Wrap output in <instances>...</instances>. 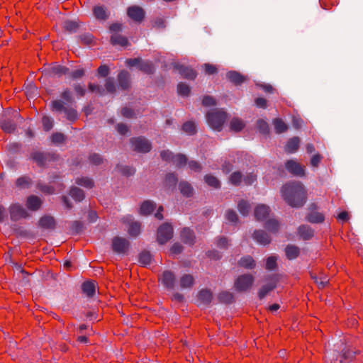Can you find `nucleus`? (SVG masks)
<instances>
[{
    "label": "nucleus",
    "instance_id": "nucleus-1",
    "mask_svg": "<svg viewBox=\"0 0 363 363\" xmlns=\"http://www.w3.org/2000/svg\"><path fill=\"white\" fill-rule=\"evenodd\" d=\"M281 195L292 207H301L306 201V191L300 182H289L283 186Z\"/></svg>",
    "mask_w": 363,
    "mask_h": 363
},
{
    "label": "nucleus",
    "instance_id": "nucleus-2",
    "mask_svg": "<svg viewBox=\"0 0 363 363\" xmlns=\"http://www.w3.org/2000/svg\"><path fill=\"white\" fill-rule=\"evenodd\" d=\"M227 118V113L219 109H213L206 114L208 125L216 130L220 131Z\"/></svg>",
    "mask_w": 363,
    "mask_h": 363
},
{
    "label": "nucleus",
    "instance_id": "nucleus-3",
    "mask_svg": "<svg viewBox=\"0 0 363 363\" xmlns=\"http://www.w3.org/2000/svg\"><path fill=\"white\" fill-rule=\"evenodd\" d=\"M51 108L55 111H63L69 121H75L77 118V112L73 108L65 106V102L61 100H54L51 102Z\"/></svg>",
    "mask_w": 363,
    "mask_h": 363
},
{
    "label": "nucleus",
    "instance_id": "nucleus-4",
    "mask_svg": "<svg viewBox=\"0 0 363 363\" xmlns=\"http://www.w3.org/2000/svg\"><path fill=\"white\" fill-rule=\"evenodd\" d=\"M173 235L172 226L169 223H164L157 230V241L162 245L169 240Z\"/></svg>",
    "mask_w": 363,
    "mask_h": 363
},
{
    "label": "nucleus",
    "instance_id": "nucleus-5",
    "mask_svg": "<svg viewBox=\"0 0 363 363\" xmlns=\"http://www.w3.org/2000/svg\"><path fill=\"white\" fill-rule=\"evenodd\" d=\"M254 282V277L250 274L241 275L235 281V288L238 291L249 289Z\"/></svg>",
    "mask_w": 363,
    "mask_h": 363
},
{
    "label": "nucleus",
    "instance_id": "nucleus-6",
    "mask_svg": "<svg viewBox=\"0 0 363 363\" xmlns=\"http://www.w3.org/2000/svg\"><path fill=\"white\" fill-rule=\"evenodd\" d=\"M130 143L133 150L139 152H148L152 147L151 143L143 137L133 138Z\"/></svg>",
    "mask_w": 363,
    "mask_h": 363
},
{
    "label": "nucleus",
    "instance_id": "nucleus-7",
    "mask_svg": "<svg viewBox=\"0 0 363 363\" xmlns=\"http://www.w3.org/2000/svg\"><path fill=\"white\" fill-rule=\"evenodd\" d=\"M30 157L40 167H43L46 164L47 162L55 159L54 154L44 153L39 151L32 152Z\"/></svg>",
    "mask_w": 363,
    "mask_h": 363
},
{
    "label": "nucleus",
    "instance_id": "nucleus-8",
    "mask_svg": "<svg viewBox=\"0 0 363 363\" xmlns=\"http://www.w3.org/2000/svg\"><path fill=\"white\" fill-rule=\"evenodd\" d=\"M285 167L289 173L294 176L303 177L305 175L304 166H302L296 160H288L285 164Z\"/></svg>",
    "mask_w": 363,
    "mask_h": 363
},
{
    "label": "nucleus",
    "instance_id": "nucleus-9",
    "mask_svg": "<svg viewBox=\"0 0 363 363\" xmlns=\"http://www.w3.org/2000/svg\"><path fill=\"white\" fill-rule=\"evenodd\" d=\"M10 216L12 220H18L26 218L28 215L24 208L18 204H12L9 208Z\"/></svg>",
    "mask_w": 363,
    "mask_h": 363
},
{
    "label": "nucleus",
    "instance_id": "nucleus-10",
    "mask_svg": "<svg viewBox=\"0 0 363 363\" xmlns=\"http://www.w3.org/2000/svg\"><path fill=\"white\" fill-rule=\"evenodd\" d=\"M128 16L135 22H141L145 17L144 10L138 6H133L128 9Z\"/></svg>",
    "mask_w": 363,
    "mask_h": 363
},
{
    "label": "nucleus",
    "instance_id": "nucleus-11",
    "mask_svg": "<svg viewBox=\"0 0 363 363\" xmlns=\"http://www.w3.org/2000/svg\"><path fill=\"white\" fill-rule=\"evenodd\" d=\"M129 242L125 238L116 237L113 240L112 247L114 252L124 253L128 248Z\"/></svg>",
    "mask_w": 363,
    "mask_h": 363
},
{
    "label": "nucleus",
    "instance_id": "nucleus-12",
    "mask_svg": "<svg viewBox=\"0 0 363 363\" xmlns=\"http://www.w3.org/2000/svg\"><path fill=\"white\" fill-rule=\"evenodd\" d=\"M132 216H127L123 218L124 223H128L130 225L128 228V233L131 236H137L140 233V224L138 222H133Z\"/></svg>",
    "mask_w": 363,
    "mask_h": 363
},
{
    "label": "nucleus",
    "instance_id": "nucleus-13",
    "mask_svg": "<svg viewBox=\"0 0 363 363\" xmlns=\"http://www.w3.org/2000/svg\"><path fill=\"white\" fill-rule=\"evenodd\" d=\"M306 219L312 223H320L323 222L325 217L323 213L316 211V206L313 204L311 206V211L308 213Z\"/></svg>",
    "mask_w": 363,
    "mask_h": 363
},
{
    "label": "nucleus",
    "instance_id": "nucleus-14",
    "mask_svg": "<svg viewBox=\"0 0 363 363\" xmlns=\"http://www.w3.org/2000/svg\"><path fill=\"white\" fill-rule=\"evenodd\" d=\"M270 209L269 206L260 204L255 209V217L256 220L261 221L265 220L269 215Z\"/></svg>",
    "mask_w": 363,
    "mask_h": 363
},
{
    "label": "nucleus",
    "instance_id": "nucleus-15",
    "mask_svg": "<svg viewBox=\"0 0 363 363\" xmlns=\"http://www.w3.org/2000/svg\"><path fill=\"white\" fill-rule=\"evenodd\" d=\"M162 284L167 289H173L175 283V276L170 271H164L161 277Z\"/></svg>",
    "mask_w": 363,
    "mask_h": 363
},
{
    "label": "nucleus",
    "instance_id": "nucleus-16",
    "mask_svg": "<svg viewBox=\"0 0 363 363\" xmlns=\"http://www.w3.org/2000/svg\"><path fill=\"white\" fill-rule=\"evenodd\" d=\"M174 68L184 78L194 79L196 77V72L192 68L179 65H175Z\"/></svg>",
    "mask_w": 363,
    "mask_h": 363
},
{
    "label": "nucleus",
    "instance_id": "nucleus-17",
    "mask_svg": "<svg viewBox=\"0 0 363 363\" xmlns=\"http://www.w3.org/2000/svg\"><path fill=\"white\" fill-rule=\"evenodd\" d=\"M42 204L41 199L37 196H30L26 200V206L29 210L37 211L38 210Z\"/></svg>",
    "mask_w": 363,
    "mask_h": 363
},
{
    "label": "nucleus",
    "instance_id": "nucleus-18",
    "mask_svg": "<svg viewBox=\"0 0 363 363\" xmlns=\"http://www.w3.org/2000/svg\"><path fill=\"white\" fill-rule=\"evenodd\" d=\"M253 238L258 243L264 245L269 244L271 241L269 235L263 230H255Z\"/></svg>",
    "mask_w": 363,
    "mask_h": 363
},
{
    "label": "nucleus",
    "instance_id": "nucleus-19",
    "mask_svg": "<svg viewBox=\"0 0 363 363\" xmlns=\"http://www.w3.org/2000/svg\"><path fill=\"white\" fill-rule=\"evenodd\" d=\"M118 80L121 88L126 90L130 86V74L127 71L123 70L118 75Z\"/></svg>",
    "mask_w": 363,
    "mask_h": 363
},
{
    "label": "nucleus",
    "instance_id": "nucleus-20",
    "mask_svg": "<svg viewBox=\"0 0 363 363\" xmlns=\"http://www.w3.org/2000/svg\"><path fill=\"white\" fill-rule=\"evenodd\" d=\"M181 238L184 242L193 245L195 240L194 232L188 228H184L181 232Z\"/></svg>",
    "mask_w": 363,
    "mask_h": 363
},
{
    "label": "nucleus",
    "instance_id": "nucleus-21",
    "mask_svg": "<svg viewBox=\"0 0 363 363\" xmlns=\"http://www.w3.org/2000/svg\"><path fill=\"white\" fill-rule=\"evenodd\" d=\"M354 352L347 350L334 359V363H350L353 360Z\"/></svg>",
    "mask_w": 363,
    "mask_h": 363
},
{
    "label": "nucleus",
    "instance_id": "nucleus-22",
    "mask_svg": "<svg viewBox=\"0 0 363 363\" xmlns=\"http://www.w3.org/2000/svg\"><path fill=\"white\" fill-rule=\"evenodd\" d=\"M277 280L274 277L271 278L269 284L263 286L259 293L258 296L260 299H262L270 291L273 290L276 287Z\"/></svg>",
    "mask_w": 363,
    "mask_h": 363
},
{
    "label": "nucleus",
    "instance_id": "nucleus-23",
    "mask_svg": "<svg viewBox=\"0 0 363 363\" xmlns=\"http://www.w3.org/2000/svg\"><path fill=\"white\" fill-rule=\"evenodd\" d=\"M156 208V204L150 201H144L140 208V214L143 216L150 215Z\"/></svg>",
    "mask_w": 363,
    "mask_h": 363
},
{
    "label": "nucleus",
    "instance_id": "nucleus-24",
    "mask_svg": "<svg viewBox=\"0 0 363 363\" xmlns=\"http://www.w3.org/2000/svg\"><path fill=\"white\" fill-rule=\"evenodd\" d=\"M82 291L89 297H92L96 291V284L94 281H87L83 283L82 286Z\"/></svg>",
    "mask_w": 363,
    "mask_h": 363
},
{
    "label": "nucleus",
    "instance_id": "nucleus-25",
    "mask_svg": "<svg viewBox=\"0 0 363 363\" xmlns=\"http://www.w3.org/2000/svg\"><path fill=\"white\" fill-rule=\"evenodd\" d=\"M227 78L233 84L239 85L242 84L245 78L239 72L235 71H230L227 73Z\"/></svg>",
    "mask_w": 363,
    "mask_h": 363
},
{
    "label": "nucleus",
    "instance_id": "nucleus-26",
    "mask_svg": "<svg viewBox=\"0 0 363 363\" xmlns=\"http://www.w3.org/2000/svg\"><path fill=\"white\" fill-rule=\"evenodd\" d=\"M32 184V179L28 176H21L18 177L16 181V187L22 189H28Z\"/></svg>",
    "mask_w": 363,
    "mask_h": 363
},
{
    "label": "nucleus",
    "instance_id": "nucleus-27",
    "mask_svg": "<svg viewBox=\"0 0 363 363\" xmlns=\"http://www.w3.org/2000/svg\"><path fill=\"white\" fill-rule=\"evenodd\" d=\"M39 225L43 228L53 229L55 226V221L52 216H45L40 218Z\"/></svg>",
    "mask_w": 363,
    "mask_h": 363
},
{
    "label": "nucleus",
    "instance_id": "nucleus-28",
    "mask_svg": "<svg viewBox=\"0 0 363 363\" xmlns=\"http://www.w3.org/2000/svg\"><path fill=\"white\" fill-rule=\"evenodd\" d=\"M300 140L297 137L291 138L286 143L285 147L286 152L289 153L295 152L299 147Z\"/></svg>",
    "mask_w": 363,
    "mask_h": 363
},
{
    "label": "nucleus",
    "instance_id": "nucleus-29",
    "mask_svg": "<svg viewBox=\"0 0 363 363\" xmlns=\"http://www.w3.org/2000/svg\"><path fill=\"white\" fill-rule=\"evenodd\" d=\"M298 235L303 240H309L313 236V230L308 225H301L298 229Z\"/></svg>",
    "mask_w": 363,
    "mask_h": 363
},
{
    "label": "nucleus",
    "instance_id": "nucleus-30",
    "mask_svg": "<svg viewBox=\"0 0 363 363\" xmlns=\"http://www.w3.org/2000/svg\"><path fill=\"white\" fill-rule=\"evenodd\" d=\"M0 126L4 132L9 133L13 132L16 129V124L9 119H2Z\"/></svg>",
    "mask_w": 363,
    "mask_h": 363
},
{
    "label": "nucleus",
    "instance_id": "nucleus-31",
    "mask_svg": "<svg viewBox=\"0 0 363 363\" xmlns=\"http://www.w3.org/2000/svg\"><path fill=\"white\" fill-rule=\"evenodd\" d=\"M194 281V279L191 275L184 274L180 278L179 285L182 289L190 288L193 286Z\"/></svg>",
    "mask_w": 363,
    "mask_h": 363
},
{
    "label": "nucleus",
    "instance_id": "nucleus-32",
    "mask_svg": "<svg viewBox=\"0 0 363 363\" xmlns=\"http://www.w3.org/2000/svg\"><path fill=\"white\" fill-rule=\"evenodd\" d=\"M111 42L113 45H119L123 47L127 46L128 45V39L125 37L120 35L117 33L111 35Z\"/></svg>",
    "mask_w": 363,
    "mask_h": 363
},
{
    "label": "nucleus",
    "instance_id": "nucleus-33",
    "mask_svg": "<svg viewBox=\"0 0 363 363\" xmlns=\"http://www.w3.org/2000/svg\"><path fill=\"white\" fill-rule=\"evenodd\" d=\"M94 15L99 20H106L108 18L106 9L101 6H96L93 9Z\"/></svg>",
    "mask_w": 363,
    "mask_h": 363
},
{
    "label": "nucleus",
    "instance_id": "nucleus-34",
    "mask_svg": "<svg viewBox=\"0 0 363 363\" xmlns=\"http://www.w3.org/2000/svg\"><path fill=\"white\" fill-rule=\"evenodd\" d=\"M212 293L209 290H201L198 295L199 300L204 304L209 303L212 300Z\"/></svg>",
    "mask_w": 363,
    "mask_h": 363
},
{
    "label": "nucleus",
    "instance_id": "nucleus-35",
    "mask_svg": "<svg viewBox=\"0 0 363 363\" xmlns=\"http://www.w3.org/2000/svg\"><path fill=\"white\" fill-rule=\"evenodd\" d=\"M286 255L288 259H293L299 255V248L294 245H288L285 249Z\"/></svg>",
    "mask_w": 363,
    "mask_h": 363
},
{
    "label": "nucleus",
    "instance_id": "nucleus-36",
    "mask_svg": "<svg viewBox=\"0 0 363 363\" xmlns=\"http://www.w3.org/2000/svg\"><path fill=\"white\" fill-rule=\"evenodd\" d=\"M179 190L181 194L187 197L191 196L193 194V188L188 182H180Z\"/></svg>",
    "mask_w": 363,
    "mask_h": 363
},
{
    "label": "nucleus",
    "instance_id": "nucleus-37",
    "mask_svg": "<svg viewBox=\"0 0 363 363\" xmlns=\"http://www.w3.org/2000/svg\"><path fill=\"white\" fill-rule=\"evenodd\" d=\"M273 124L277 133H282L288 128L287 125L281 118H275L273 121Z\"/></svg>",
    "mask_w": 363,
    "mask_h": 363
},
{
    "label": "nucleus",
    "instance_id": "nucleus-38",
    "mask_svg": "<svg viewBox=\"0 0 363 363\" xmlns=\"http://www.w3.org/2000/svg\"><path fill=\"white\" fill-rule=\"evenodd\" d=\"M238 263L240 267L246 269H252L255 266V261L250 256L242 257Z\"/></svg>",
    "mask_w": 363,
    "mask_h": 363
},
{
    "label": "nucleus",
    "instance_id": "nucleus-39",
    "mask_svg": "<svg viewBox=\"0 0 363 363\" xmlns=\"http://www.w3.org/2000/svg\"><path fill=\"white\" fill-rule=\"evenodd\" d=\"M69 195L77 201H81L84 198V191L77 187H72L70 189Z\"/></svg>",
    "mask_w": 363,
    "mask_h": 363
},
{
    "label": "nucleus",
    "instance_id": "nucleus-40",
    "mask_svg": "<svg viewBox=\"0 0 363 363\" xmlns=\"http://www.w3.org/2000/svg\"><path fill=\"white\" fill-rule=\"evenodd\" d=\"M230 127L232 130L238 132L245 127V124L241 119L234 118L230 121Z\"/></svg>",
    "mask_w": 363,
    "mask_h": 363
},
{
    "label": "nucleus",
    "instance_id": "nucleus-41",
    "mask_svg": "<svg viewBox=\"0 0 363 363\" xmlns=\"http://www.w3.org/2000/svg\"><path fill=\"white\" fill-rule=\"evenodd\" d=\"M176 167H181L186 164L187 158L184 155L179 154L174 155L171 161Z\"/></svg>",
    "mask_w": 363,
    "mask_h": 363
},
{
    "label": "nucleus",
    "instance_id": "nucleus-42",
    "mask_svg": "<svg viewBox=\"0 0 363 363\" xmlns=\"http://www.w3.org/2000/svg\"><path fill=\"white\" fill-rule=\"evenodd\" d=\"M138 261L143 266H147L152 262V255L149 252H142L139 255Z\"/></svg>",
    "mask_w": 363,
    "mask_h": 363
},
{
    "label": "nucleus",
    "instance_id": "nucleus-43",
    "mask_svg": "<svg viewBox=\"0 0 363 363\" xmlns=\"http://www.w3.org/2000/svg\"><path fill=\"white\" fill-rule=\"evenodd\" d=\"M204 180L206 183L211 187L217 189L219 188L220 186L219 180L216 177L211 174H206L204 177Z\"/></svg>",
    "mask_w": 363,
    "mask_h": 363
},
{
    "label": "nucleus",
    "instance_id": "nucleus-44",
    "mask_svg": "<svg viewBox=\"0 0 363 363\" xmlns=\"http://www.w3.org/2000/svg\"><path fill=\"white\" fill-rule=\"evenodd\" d=\"M264 227L272 233H277L279 228V223L276 220L269 219L265 223Z\"/></svg>",
    "mask_w": 363,
    "mask_h": 363
},
{
    "label": "nucleus",
    "instance_id": "nucleus-45",
    "mask_svg": "<svg viewBox=\"0 0 363 363\" xmlns=\"http://www.w3.org/2000/svg\"><path fill=\"white\" fill-rule=\"evenodd\" d=\"M139 69L146 74H152L155 69L154 66L151 62H145L142 60L140 62Z\"/></svg>",
    "mask_w": 363,
    "mask_h": 363
},
{
    "label": "nucleus",
    "instance_id": "nucleus-46",
    "mask_svg": "<svg viewBox=\"0 0 363 363\" xmlns=\"http://www.w3.org/2000/svg\"><path fill=\"white\" fill-rule=\"evenodd\" d=\"M238 208L240 213L243 216H247L250 210V205L245 200H241L238 204Z\"/></svg>",
    "mask_w": 363,
    "mask_h": 363
},
{
    "label": "nucleus",
    "instance_id": "nucleus-47",
    "mask_svg": "<svg viewBox=\"0 0 363 363\" xmlns=\"http://www.w3.org/2000/svg\"><path fill=\"white\" fill-rule=\"evenodd\" d=\"M233 295L229 291H223L219 294L218 299L224 303H230L233 301Z\"/></svg>",
    "mask_w": 363,
    "mask_h": 363
},
{
    "label": "nucleus",
    "instance_id": "nucleus-48",
    "mask_svg": "<svg viewBox=\"0 0 363 363\" xmlns=\"http://www.w3.org/2000/svg\"><path fill=\"white\" fill-rule=\"evenodd\" d=\"M78 26L77 23L75 21H67L63 23V28L69 33L76 32Z\"/></svg>",
    "mask_w": 363,
    "mask_h": 363
},
{
    "label": "nucleus",
    "instance_id": "nucleus-49",
    "mask_svg": "<svg viewBox=\"0 0 363 363\" xmlns=\"http://www.w3.org/2000/svg\"><path fill=\"white\" fill-rule=\"evenodd\" d=\"M182 130L189 135H193L196 133V125L194 122L187 121L183 124Z\"/></svg>",
    "mask_w": 363,
    "mask_h": 363
},
{
    "label": "nucleus",
    "instance_id": "nucleus-50",
    "mask_svg": "<svg viewBox=\"0 0 363 363\" xmlns=\"http://www.w3.org/2000/svg\"><path fill=\"white\" fill-rule=\"evenodd\" d=\"M37 189L45 194H52L55 193V189L52 186L40 182L37 184Z\"/></svg>",
    "mask_w": 363,
    "mask_h": 363
},
{
    "label": "nucleus",
    "instance_id": "nucleus-51",
    "mask_svg": "<svg viewBox=\"0 0 363 363\" xmlns=\"http://www.w3.org/2000/svg\"><path fill=\"white\" fill-rule=\"evenodd\" d=\"M76 183L86 188H91L94 186L92 179L87 177L77 178Z\"/></svg>",
    "mask_w": 363,
    "mask_h": 363
},
{
    "label": "nucleus",
    "instance_id": "nucleus-52",
    "mask_svg": "<svg viewBox=\"0 0 363 363\" xmlns=\"http://www.w3.org/2000/svg\"><path fill=\"white\" fill-rule=\"evenodd\" d=\"M177 91L179 95L186 96L190 93V87L184 83H179L177 85Z\"/></svg>",
    "mask_w": 363,
    "mask_h": 363
},
{
    "label": "nucleus",
    "instance_id": "nucleus-53",
    "mask_svg": "<svg viewBox=\"0 0 363 363\" xmlns=\"http://www.w3.org/2000/svg\"><path fill=\"white\" fill-rule=\"evenodd\" d=\"M229 179L232 184L237 186L242 181V174L240 172H235L230 175Z\"/></svg>",
    "mask_w": 363,
    "mask_h": 363
},
{
    "label": "nucleus",
    "instance_id": "nucleus-54",
    "mask_svg": "<svg viewBox=\"0 0 363 363\" xmlns=\"http://www.w3.org/2000/svg\"><path fill=\"white\" fill-rule=\"evenodd\" d=\"M42 123L45 130H50L53 126V120L48 116H43Z\"/></svg>",
    "mask_w": 363,
    "mask_h": 363
},
{
    "label": "nucleus",
    "instance_id": "nucleus-55",
    "mask_svg": "<svg viewBox=\"0 0 363 363\" xmlns=\"http://www.w3.org/2000/svg\"><path fill=\"white\" fill-rule=\"evenodd\" d=\"M68 71V68L62 65H55L52 68V73L58 75L67 74Z\"/></svg>",
    "mask_w": 363,
    "mask_h": 363
},
{
    "label": "nucleus",
    "instance_id": "nucleus-56",
    "mask_svg": "<svg viewBox=\"0 0 363 363\" xmlns=\"http://www.w3.org/2000/svg\"><path fill=\"white\" fill-rule=\"evenodd\" d=\"M277 267V257L274 256L269 257L266 261V269L268 270L274 269Z\"/></svg>",
    "mask_w": 363,
    "mask_h": 363
},
{
    "label": "nucleus",
    "instance_id": "nucleus-57",
    "mask_svg": "<svg viewBox=\"0 0 363 363\" xmlns=\"http://www.w3.org/2000/svg\"><path fill=\"white\" fill-rule=\"evenodd\" d=\"M257 128L259 129V132L266 134L269 133V126L266 121L264 120H259L257 121Z\"/></svg>",
    "mask_w": 363,
    "mask_h": 363
},
{
    "label": "nucleus",
    "instance_id": "nucleus-58",
    "mask_svg": "<svg viewBox=\"0 0 363 363\" xmlns=\"http://www.w3.org/2000/svg\"><path fill=\"white\" fill-rule=\"evenodd\" d=\"M203 68L206 74L211 75L217 72V67L211 64L206 63L203 65Z\"/></svg>",
    "mask_w": 363,
    "mask_h": 363
},
{
    "label": "nucleus",
    "instance_id": "nucleus-59",
    "mask_svg": "<svg viewBox=\"0 0 363 363\" xmlns=\"http://www.w3.org/2000/svg\"><path fill=\"white\" fill-rule=\"evenodd\" d=\"M65 140V136L60 133H55L52 135V142L55 144L62 143Z\"/></svg>",
    "mask_w": 363,
    "mask_h": 363
},
{
    "label": "nucleus",
    "instance_id": "nucleus-60",
    "mask_svg": "<svg viewBox=\"0 0 363 363\" xmlns=\"http://www.w3.org/2000/svg\"><path fill=\"white\" fill-rule=\"evenodd\" d=\"M105 87L108 92L113 93L116 91L113 79L111 78H108L106 81Z\"/></svg>",
    "mask_w": 363,
    "mask_h": 363
},
{
    "label": "nucleus",
    "instance_id": "nucleus-61",
    "mask_svg": "<svg viewBox=\"0 0 363 363\" xmlns=\"http://www.w3.org/2000/svg\"><path fill=\"white\" fill-rule=\"evenodd\" d=\"M160 156L162 159L167 162H171L172 158H174V155L169 150H163L160 153Z\"/></svg>",
    "mask_w": 363,
    "mask_h": 363
},
{
    "label": "nucleus",
    "instance_id": "nucleus-62",
    "mask_svg": "<svg viewBox=\"0 0 363 363\" xmlns=\"http://www.w3.org/2000/svg\"><path fill=\"white\" fill-rule=\"evenodd\" d=\"M61 98L64 99L67 103H72L73 101V99L72 97L71 91L69 89L64 90L61 94Z\"/></svg>",
    "mask_w": 363,
    "mask_h": 363
},
{
    "label": "nucleus",
    "instance_id": "nucleus-63",
    "mask_svg": "<svg viewBox=\"0 0 363 363\" xmlns=\"http://www.w3.org/2000/svg\"><path fill=\"white\" fill-rule=\"evenodd\" d=\"M165 182L169 185H174V186L176 184L177 182V177L173 173L168 174L166 176Z\"/></svg>",
    "mask_w": 363,
    "mask_h": 363
},
{
    "label": "nucleus",
    "instance_id": "nucleus-64",
    "mask_svg": "<svg viewBox=\"0 0 363 363\" xmlns=\"http://www.w3.org/2000/svg\"><path fill=\"white\" fill-rule=\"evenodd\" d=\"M202 104L204 106H211L216 104L215 99L210 96H205L202 100Z\"/></svg>",
    "mask_w": 363,
    "mask_h": 363
}]
</instances>
